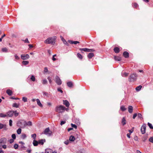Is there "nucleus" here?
I'll return each instance as SVG.
<instances>
[{"label": "nucleus", "mask_w": 153, "mask_h": 153, "mask_svg": "<svg viewBox=\"0 0 153 153\" xmlns=\"http://www.w3.org/2000/svg\"><path fill=\"white\" fill-rule=\"evenodd\" d=\"M77 56L78 58L80 59H82V56L79 53H78L77 54Z\"/></svg>", "instance_id": "7c9ffc66"}, {"label": "nucleus", "mask_w": 153, "mask_h": 153, "mask_svg": "<svg viewBox=\"0 0 153 153\" xmlns=\"http://www.w3.org/2000/svg\"><path fill=\"white\" fill-rule=\"evenodd\" d=\"M60 38L61 39V40L63 41V43L66 45L68 46H69V44L67 43V42L65 40V39L63 37H62V36H60Z\"/></svg>", "instance_id": "9b49d317"}, {"label": "nucleus", "mask_w": 153, "mask_h": 153, "mask_svg": "<svg viewBox=\"0 0 153 153\" xmlns=\"http://www.w3.org/2000/svg\"><path fill=\"white\" fill-rule=\"evenodd\" d=\"M137 75L136 73H133L131 74L128 78V80L130 82H134L136 81Z\"/></svg>", "instance_id": "f03ea898"}, {"label": "nucleus", "mask_w": 153, "mask_h": 153, "mask_svg": "<svg viewBox=\"0 0 153 153\" xmlns=\"http://www.w3.org/2000/svg\"><path fill=\"white\" fill-rule=\"evenodd\" d=\"M14 141L13 139H11L9 140V142L10 143H13Z\"/></svg>", "instance_id": "e2e57ef3"}, {"label": "nucleus", "mask_w": 153, "mask_h": 153, "mask_svg": "<svg viewBox=\"0 0 153 153\" xmlns=\"http://www.w3.org/2000/svg\"><path fill=\"white\" fill-rule=\"evenodd\" d=\"M128 112L131 113L133 112V108L132 106H129L128 108Z\"/></svg>", "instance_id": "f3484780"}, {"label": "nucleus", "mask_w": 153, "mask_h": 153, "mask_svg": "<svg viewBox=\"0 0 153 153\" xmlns=\"http://www.w3.org/2000/svg\"><path fill=\"white\" fill-rule=\"evenodd\" d=\"M18 145L17 144H15L14 145V148L16 149L18 148Z\"/></svg>", "instance_id": "09e8293b"}, {"label": "nucleus", "mask_w": 153, "mask_h": 153, "mask_svg": "<svg viewBox=\"0 0 153 153\" xmlns=\"http://www.w3.org/2000/svg\"><path fill=\"white\" fill-rule=\"evenodd\" d=\"M2 51L3 52H7V49L6 48H3L2 49Z\"/></svg>", "instance_id": "79ce46f5"}, {"label": "nucleus", "mask_w": 153, "mask_h": 153, "mask_svg": "<svg viewBox=\"0 0 153 153\" xmlns=\"http://www.w3.org/2000/svg\"><path fill=\"white\" fill-rule=\"evenodd\" d=\"M47 79L48 80L49 83L51 84L52 82V80L50 76H48L47 77Z\"/></svg>", "instance_id": "72a5a7b5"}, {"label": "nucleus", "mask_w": 153, "mask_h": 153, "mask_svg": "<svg viewBox=\"0 0 153 153\" xmlns=\"http://www.w3.org/2000/svg\"><path fill=\"white\" fill-rule=\"evenodd\" d=\"M15 59L16 60H19L20 59V58L19 57L17 54H16L14 56Z\"/></svg>", "instance_id": "de8ad7c7"}, {"label": "nucleus", "mask_w": 153, "mask_h": 153, "mask_svg": "<svg viewBox=\"0 0 153 153\" xmlns=\"http://www.w3.org/2000/svg\"><path fill=\"white\" fill-rule=\"evenodd\" d=\"M137 116V114L136 113H135V114H134V115H133V118L134 119L135 117Z\"/></svg>", "instance_id": "bf43d9fd"}, {"label": "nucleus", "mask_w": 153, "mask_h": 153, "mask_svg": "<svg viewBox=\"0 0 153 153\" xmlns=\"http://www.w3.org/2000/svg\"><path fill=\"white\" fill-rule=\"evenodd\" d=\"M32 125V122L30 121H29L27 122H26V126H31Z\"/></svg>", "instance_id": "e433bc0d"}, {"label": "nucleus", "mask_w": 153, "mask_h": 153, "mask_svg": "<svg viewBox=\"0 0 153 153\" xmlns=\"http://www.w3.org/2000/svg\"><path fill=\"white\" fill-rule=\"evenodd\" d=\"M113 50L115 53H118L120 51V48L118 47H115L114 48Z\"/></svg>", "instance_id": "ddd939ff"}, {"label": "nucleus", "mask_w": 153, "mask_h": 153, "mask_svg": "<svg viewBox=\"0 0 153 153\" xmlns=\"http://www.w3.org/2000/svg\"><path fill=\"white\" fill-rule=\"evenodd\" d=\"M36 101L37 102V104L40 107H42V105L41 103L40 100L37 99L36 100Z\"/></svg>", "instance_id": "aec40b11"}, {"label": "nucleus", "mask_w": 153, "mask_h": 153, "mask_svg": "<svg viewBox=\"0 0 153 153\" xmlns=\"http://www.w3.org/2000/svg\"><path fill=\"white\" fill-rule=\"evenodd\" d=\"M66 123V122L65 121H61V123H60V125H62L64 124L65 123Z\"/></svg>", "instance_id": "5fc2aeb1"}, {"label": "nucleus", "mask_w": 153, "mask_h": 153, "mask_svg": "<svg viewBox=\"0 0 153 153\" xmlns=\"http://www.w3.org/2000/svg\"><path fill=\"white\" fill-rule=\"evenodd\" d=\"M142 87V86L141 85H139V86L135 88V89L137 91H138L140 90Z\"/></svg>", "instance_id": "cd10ccee"}, {"label": "nucleus", "mask_w": 153, "mask_h": 153, "mask_svg": "<svg viewBox=\"0 0 153 153\" xmlns=\"http://www.w3.org/2000/svg\"><path fill=\"white\" fill-rule=\"evenodd\" d=\"M4 125L2 124H0V129H2L4 127Z\"/></svg>", "instance_id": "603ef678"}, {"label": "nucleus", "mask_w": 153, "mask_h": 153, "mask_svg": "<svg viewBox=\"0 0 153 153\" xmlns=\"http://www.w3.org/2000/svg\"><path fill=\"white\" fill-rule=\"evenodd\" d=\"M48 70L47 69V68H45V69H44V72H48Z\"/></svg>", "instance_id": "774afa93"}, {"label": "nucleus", "mask_w": 153, "mask_h": 153, "mask_svg": "<svg viewBox=\"0 0 153 153\" xmlns=\"http://www.w3.org/2000/svg\"><path fill=\"white\" fill-rule=\"evenodd\" d=\"M120 109L123 111H125L126 110V108H125L124 106H121L120 107Z\"/></svg>", "instance_id": "58836bf2"}, {"label": "nucleus", "mask_w": 153, "mask_h": 153, "mask_svg": "<svg viewBox=\"0 0 153 153\" xmlns=\"http://www.w3.org/2000/svg\"><path fill=\"white\" fill-rule=\"evenodd\" d=\"M26 121L24 120H21L17 123L18 125L22 128H24L26 126Z\"/></svg>", "instance_id": "20e7f679"}, {"label": "nucleus", "mask_w": 153, "mask_h": 153, "mask_svg": "<svg viewBox=\"0 0 153 153\" xmlns=\"http://www.w3.org/2000/svg\"><path fill=\"white\" fill-rule=\"evenodd\" d=\"M36 134H34L31 135V137L33 138L34 140H35L36 139Z\"/></svg>", "instance_id": "ea45409f"}, {"label": "nucleus", "mask_w": 153, "mask_h": 153, "mask_svg": "<svg viewBox=\"0 0 153 153\" xmlns=\"http://www.w3.org/2000/svg\"><path fill=\"white\" fill-rule=\"evenodd\" d=\"M129 74V73H126L124 71H122L121 73V75L122 76L126 77Z\"/></svg>", "instance_id": "2eb2a0df"}, {"label": "nucleus", "mask_w": 153, "mask_h": 153, "mask_svg": "<svg viewBox=\"0 0 153 153\" xmlns=\"http://www.w3.org/2000/svg\"><path fill=\"white\" fill-rule=\"evenodd\" d=\"M19 104L16 103H14L13 105V106L16 108H18L19 107Z\"/></svg>", "instance_id": "473e14b6"}, {"label": "nucleus", "mask_w": 153, "mask_h": 153, "mask_svg": "<svg viewBox=\"0 0 153 153\" xmlns=\"http://www.w3.org/2000/svg\"><path fill=\"white\" fill-rule=\"evenodd\" d=\"M9 125L10 126H12V121L11 120H10L9 121Z\"/></svg>", "instance_id": "8fccbe9b"}, {"label": "nucleus", "mask_w": 153, "mask_h": 153, "mask_svg": "<svg viewBox=\"0 0 153 153\" xmlns=\"http://www.w3.org/2000/svg\"><path fill=\"white\" fill-rule=\"evenodd\" d=\"M22 130L20 128H19L18 130H17V133L18 134H20L21 133Z\"/></svg>", "instance_id": "4c0bfd02"}, {"label": "nucleus", "mask_w": 153, "mask_h": 153, "mask_svg": "<svg viewBox=\"0 0 153 153\" xmlns=\"http://www.w3.org/2000/svg\"><path fill=\"white\" fill-rule=\"evenodd\" d=\"M71 125L72 128H75V129H76L77 128V126L76 125L72 123H71Z\"/></svg>", "instance_id": "a18cd8bd"}, {"label": "nucleus", "mask_w": 153, "mask_h": 153, "mask_svg": "<svg viewBox=\"0 0 153 153\" xmlns=\"http://www.w3.org/2000/svg\"><path fill=\"white\" fill-rule=\"evenodd\" d=\"M12 137L13 138V139H15L16 138V135L15 134H13L12 135Z\"/></svg>", "instance_id": "3c124183"}, {"label": "nucleus", "mask_w": 153, "mask_h": 153, "mask_svg": "<svg viewBox=\"0 0 153 153\" xmlns=\"http://www.w3.org/2000/svg\"><path fill=\"white\" fill-rule=\"evenodd\" d=\"M29 77H30V80L34 82L35 80V78L33 75H31Z\"/></svg>", "instance_id": "bb28decb"}, {"label": "nucleus", "mask_w": 153, "mask_h": 153, "mask_svg": "<svg viewBox=\"0 0 153 153\" xmlns=\"http://www.w3.org/2000/svg\"><path fill=\"white\" fill-rule=\"evenodd\" d=\"M6 92H7V94L9 95L10 96V95H11L12 94V91L10 89L7 90Z\"/></svg>", "instance_id": "b1692460"}, {"label": "nucleus", "mask_w": 153, "mask_h": 153, "mask_svg": "<svg viewBox=\"0 0 153 153\" xmlns=\"http://www.w3.org/2000/svg\"><path fill=\"white\" fill-rule=\"evenodd\" d=\"M22 100L24 102H26L27 101V98L26 97H23L22 98Z\"/></svg>", "instance_id": "49530a36"}, {"label": "nucleus", "mask_w": 153, "mask_h": 153, "mask_svg": "<svg viewBox=\"0 0 153 153\" xmlns=\"http://www.w3.org/2000/svg\"><path fill=\"white\" fill-rule=\"evenodd\" d=\"M53 150L50 149H47L45 150V153H52Z\"/></svg>", "instance_id": "412c9836"}, {"label": "nucleus", "mask_w": 153, "mask_h": 153, "mask_svg": "<svg viewBox=\"0 0 153 153\" xmlns=\"http://www.w3.org/2000/svg\"><path fill=\"white\" fill-rule=\"evenodd\" d=\"M29 56L28 54H22L21 56V58L23 60L27 59L29 58Z\"/></svg>", "instance_id": "6e6552de"}, {"label": "nucleus", "mask_w": 153, "mask_h": 153, "mask_svg": "<svg viewBox=\"0 0 153 153\" xmlns=\"http://www.w3.org/2000/svg\"><path fill=\"white\" fill-rule=\"evenodd\" d=\"M7 117V115L4 114L3 113H1L0 114V117Z\"/></svg>", "instance_id": "c9c22d12"}, {"label": "nucleus", "mask_w": 153, "mask_h": 153, "mask_svg": "<svg viewBox=\"0 0 153 153\" xmlns=\"http://www.w3.org/2000/svg\"><path fill=\"white\" fill-rule=\"evenodd\" d=\"M23 41H24L25 43H29L30 42L27 38L25 40H23Z\"/></svg>", "instance_id": "13d9d810"}, {"label": "nucleus", "mask_w": 153, "mask_h": 153, "mask_svg": "<svg viewBox=\"0 0 153 153\" xmlns=\"http://www.w3.org/2000/svg\"><path fill=\"white\" fill-rule=\"evenodd\" d=\"M13 111L15 116L16 117L18 116L19 115V113L17 112L16 111Z\"/></svg>", "instance_id": "c03bdc74"}, {"label": "nucleus", "mask_w": 153, "mask_h": 153, "mask_svg": "<svg viewBox=\"0 0 153 153\" xmlns=\"http://www.w3.org/2000/svg\"><path fill=\"white\" fill-rule=\"evenodd\" d=\"M57 91H58L60 92L61 93H62L63 92L62 91L60 88H58L57 89Z\"/></svg>", "instance_id": "680f3d73"}, {"label": "nucleus", "mask_w": 153, "mask_h": 153, "mask_svg": "<svg viewBox=\"0 0 153 153\" xmlns=\"http://www.w3.org/2000/svg\"><path fill=\"white\" fill-rule=\"evenodd\" d=\"M65 107L62 105H60L56 107L55 111L56 112L58 113H62L63 112L65 111Z\"/></svg>", "instance_id": "7ed1b4c3"}, {"label": "nucleus", "mask_w": 153, "mask_h": 153, "mask_svg": "<svg viewBox=\"0 0 153 153\" xmlns=\"http://www.w3.org/2000/svg\"><path fill=\"white\" fill-rule=\"evenodd\" d=\"M114 58L116 61H120L121 60V58L119 56H114Z\"/></svg>", "instance_id": "4be33fe9"}, {"label": "nucleus", "mask_w": 153, "mask_h": 153, "mask_svg": "<svg viewBox=\"0 0 153 153\" xmlns=\"http://www.w3.org/2000/svg\"><path fill=\"white\" fill-rule=\"evenodd\" d=\"M52 132L50 131L49 128H46L44 131V132L42 133V134H45L47 135L48 136H50L52 134Z\"/></svg>", "instance_id": "39448f33"}, {"label": "nucleus", "mask_w": 153, "mask_h": 153, "mask_svg": "<svg viewBox=\"0 0 153 153\" xmlns=\"http://www.w3.org/2000/svg\"><path fill=\"white\" fill-rule=\"evenodd\" d=\"M14 114V111H10L7 112V116H8L9 117H12L13 114Z\"/></svg>", "instance_id": "9d476101"}, {"label": "nucleus", "mask_w": 153, "mask_h": 153, "mask_svg": "<svg viewBox=\"0 0 153 153\" xmlns=\"http://www.w3.org/2000/svg\"><path fill=\"white\" fill-rule=\"evenodd\" d=\"M79 42L78 41H74V44H76L77 43H79Z\"/></svg>", "instance_id": "69168bd1"}, {"label": "nucleus", "mask_w": 153, "mask_h": 153, "mask_svg": "<svg viewBox=\"0 0 153 153\" xmlns=\"http://www.w3.org/2000/svg\"><path fill=\"white\" fill-rule=\"evenodd\" d=\"M56 38L57 37L55 36L49 37L45 40L44 42L47 44H54L55 43Z\"/></svg>", "instance_id": "f257e3e1"}, {"label": "nucleus", "mask_w": 153, "mask_h": 153, "mask_svg": "<svg viewBox=\"0 0 153 153\" xmlns=\"http://www.w3.org/2000/svg\"><path fill=\"white\" fill-rule=\"evenodd\" d=\"M123 55L125 58H128L129 56V53L127 51L124 52L123 53Z\"/></svg>", "instance_id": "4468645a"}, {"label": "nucleus", "mask_w": 153, "mask_h": 153, "mask_svg": "<svg viewBox=\"0 0 153 153\" xmlns=\"http://www.w3.org/2000/svg\"><path fill=\"white\" fill-rule=\"evenodd\" d=\"M149 140L150 142L153 143V137H150L149 139Z\"/></svg>", "instance_id": "864d4df0"}, {"label": "nucleus", "mask_w": 153, "mask_h": 153, "mask_svg": "<svg viewBox=\"0 0 153 153\" xmlns=\"http://www.w3.org/2000/svg\"><path fill=\"white\" fill-rule=\"evenodd\" d=\"M68 42L71 44H74V41L69 40L68 41Z\"/></svg>", "instance_id": "052dcab7"}, {"label": "nucleus", "mask_w": 153, "mask_h": 153, "mask_svg": "<svg viewBox=\"0 0 153 153\" xmlns=\"http://www.w3.org/2000/svg\"><path fill=\"white\" fill-rule=\"evenodd\" d=\"M79 50L82 53H83L82 51L87 52H92L95 51V50L93 49H89L87 48H79Z\"/></svg>", "instance_id": "423d86ee"}, {"label": "nucleus", "mask_w": 153, "mask_h": 153, "mask_svg": "<svg viewBox=\"0 0 153 153\" xmlns=\"http://www.w3.org/2000/svg\"><path fill=\"white\" fill-rule=\"evenodd\" d=\"M138 117L140 118H141L142 117V114L140 113H138L137 115Z\"/></svg>", "instance_id": "4d7b16f0"}, {"label": "nucleus", "mask_w": 153, "mask_h": 153, "mask_svg": "<svg viewBox=\"0 0 153 153\" xmlns=\"http://www.w3.org/2000/svg\"><path fill=\"white\" fill-rule=\"evenodd\" d=\"M131 133H128L127 134V137L129 138H130V135H131Z\"/></svg>", "instance_id": "0e129e2a"}, {"label": "nucleus", "mask_w": 153, "mask_h": 153, "mask_svg": "<svg viewBox=\"0 0 153 153\" xmlns=\"http://www.w3.org/2000/svg\"><path fill=\"white\" fill-rule=\"evenodd\" d=\"M133 7L135 8H137L138 7V5L137 3H134L133 4Z\"/></svg>", "instance_id": "37998d69"}, {"label": "nucleus", "mask_w": 153, "mask_h": 153, "mask_svg": "<svg viewBox=\"0 0 153 153\" xmlns=\"http://www.w3.org/2000/svg\"><path fill=\"white\" fill-rule=\"evenodd\" d=\"M45 142V140H43L42 139V140H39V143L41 144L42 145H43L44 144V142Z\"/></svg>", "instance_id": "c85d7f7f"}, {"label": "nucleus", "mask_w": 153, "mask_h": 153, "mask_svg": "<svg viewBox=\"0 0 153 153\" xmlns=\"http://www.w3.org/2000/svg\"><path fill=\"white\" fill-rule=\"evenodd\" d=\"M7 139L5 138H2L0 139V145L1 143H5L6 142Z\"/></svg>", "instance_id": "f8f14e48"}, {"label": "nucleus", "mask_w": 153, "mask_h": 153, "mask_svg": "<svg viewBox=\"0 0 153 153\" xmlns=\"http://www.w3.org/2000/svg\"><path fill=\"white\" fill-rule=\"evenodd\" d=\"M64 143L66 145H68L69 143V141L68 140H67L64 142Z\"/></svg>", "instance_id": "6e6d98bb"}, {"label": "nucleus", "mask_w": 153, "mask_h": 153, "mask_svg": "<svg viewBox=\"0 0 153 153\" xmlns=\"http://www.w3.org/2000/svg\"><path fill=\"white\" fill-rule=\"evenodd\" d=\"M146 125L143 124L141 128V131L142 133L143 134L146 132Z\"/></svg>", "instance_id": "1a4fd4ad"}, {"label": "nucleus", "mask_w": 153, "mask_h": 153, "mask_svg": "<svg viewBox=\"0 0 153 153\" xmlns=\"http://www.w3.org/2000/svg\"><path fill=\"white\" fill-rule=\"evenodd\" d=\"M63 104L67 107H68L69 105V103L67 100H63Z\"/></svg>", "instance_id": "dca6fc26"}, {"label": "nucleus", "mask_w": 153, "mask_h": 153, "mask_svg": "<svg viewBox=\"0 0 153 153\" xmlns=\"http://www.w3.org/2000/svg\"><path fill=\"white\" fill-rule=\"evenodd\" d=\"M122 123L123 125H125L126 123V121L124 117H123L122 119Z\"/></svg>", "instance_id": "a878e982"}, {"label": "nucleus", "mask_w": 153, "mask_h": 153, "mask_svg": "<svg viewBox=\"0 0 153 153\" xmlns=\"http://www.w3.org/2000/svg\"><path fill=\"white\" fill-rule=\"evenodd\" d=\"M26 137V135L25 134H23L21 136V138L23 139H24Z\"/></svg>", "instance_id": "f704fd0d"}, {"label": "nucleus", "mask_w": 153, "mask_h": 153, "mask_svg": "<svg viewBox=\"0 0 153 153\" xmlns=\"http://www.w3.org/2000/svg\"><path fill=\"white\" fill-rule=\"evenodd\" d=\"M94 56V53H89L88 55V57L89 58V59H91V58L92 57H93V56Z\"/></svg>", "instance_id": "a211bd4d"}, {"label": "nucleus", "mask_w": 153, "mask_h": 153, "mask_svg": "<svg viewBox=\"0 0 153 153\" xmlns=\"http://www.w3.org/2000/svg\"><path fill=\"white\" fill-rule=\"evenodd\" d=\"M28 63L29 62L27 61H23L22 62V64L25 65L28 64Z\"/></svg>", "instance_id": "2f4dec72"}, {"label": "nucleus", "mask_w": 153, "mask_h": 153, "mask_svg": "<svg viewBox=\"0 0 153 153\" xmlns=\"http://www.w3.org/2000/svg\"><path fill=\"white\" fill-rule=\"evenodd\" d=\"M68 86L69 87H71L73 85L72 83L71 82H69L67 83Z\"/></svg>", "instance_id": "c756f323"}, {"label": "nucleus", "mask_w": 153, "mask_h": 153, "mask_svg": "<svg viewBox=\"0 0 153 153\" xmlns=\"http://www.w3.org/2000/svg\"><path fill=\"white\" fill-rule=\"evenodd\" d=\"M133 128H134L131 129V130H129L128 131L129 132V133H131V134L133 132Z\"/></svg>", "instance_id": "338daca9"}, {"label": "nucleus", "mask_w": 153, "mask_h": 153, "mask_svg": "<svg viewBox=\"0 0 153 153\" xmlns=\"http://www.w3.org/2000/svg\"><path fill=\"white\" fill-rule=\"evenodd\" d=\"M148 125L151 129H153V126L151 123H148Z\"/></svg>", "instance_id": "a19ab883"}, {"label": "nucleus", "mask_w": 153, "mask_h": 153, "mask_svg": "<svg viewBox=\"0 0 153 153\" xmlns=\"http://www.w3.org/2000/svg\"><path fill=\"white\" fill-rule=\"evenodd\" d=\"M75 139V137L72 135L71 136L69 137V140L70 141H74Z\"/></svg>", "instance_id": "5701e85b"}, {"label": "nucleus", "mask_w": 153, "mask_h": 153, "mask_svg": "<svg viewBox=\"0 0 153 153\" xmlns=\"http://www.w3.org/2000/svg\"><path fill=\"white\" fill-rule=\"evenodd\" d=\"M54 80L58 85H60L61 84L62 81L58 76H56Z\"/></svg>", "instance_id": "0eeeda50"}, {"label": "nucleus", "mask_w": 153, "mask_h": 153, "mask_svg": "<svg viewBox=\"0 0 153 153\" xmlns=\"http://www.w3.org/2000/svg\"><path fill=\"white\" fill-rule=\"evenodd\" d=\"M42 83L43 85H46L48 83V81L46 79H44L42 81Z\"/></svg>", "instance_id": "6ab92c4d"}, {"label": "nucleus", "mask_w": 153, "mask_h": 153, "mask_svg": "<svg viewBox=\"0 0 153 153\" xmlns=\"http://www.w3.org/2000/svg\"><path fill=\"white\" fill-rule=\"evenodd\" d=\"M33 143L34 146H36L38 145L39 142H38L35 140H34Z\"/></svg>", "instance_id": "393cba45"}]
</instances>
